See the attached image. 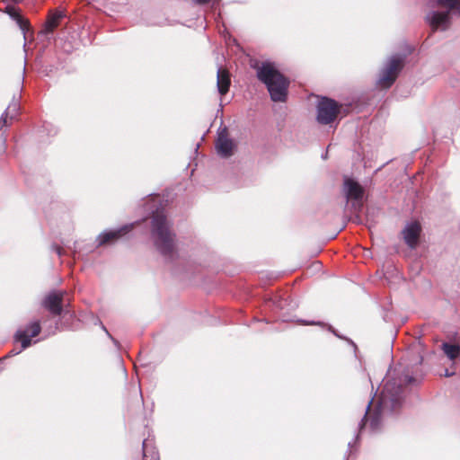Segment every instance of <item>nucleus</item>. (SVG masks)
<instances>
[{"label": "nucleus", "mask_w": 460, "mask_h": 460, "mask_svg": "<svg viewBox=\"0 0 460 460\" xmlns=\"http://www.w3.org/2000/svg\"><path fill=\"white\" fill-rule=\"evenodd\" d=\"M258 78L262 81L268 88L273 102H285L288 94V82L279 72L273 63L265 62L258 68Z\"/></svg>", "instance_id": "obj_1"}, {"label": "nucleus", "mask_w": 460, "mask_h": 460, "mask_svg": "<svg viewBox=\"0 0 460 460\" xmlns=\"http://www.w3.org/2000/svg\"><path fill=\"white\" fill-rule=\"evenodd\" d=\"M152 237L156 248L164 254L172 251L173 236L170 232L166 218L157 214L153 219Z\"/></svg>", "instance_id": "obj_2"}, {"label": "nucleus", "mask_w": 460, "mask_h": 460, "mask_svg": "<svg viewBox=\"0 0 460 460\" xmlns=\"http://www.w3.org/2000/svg\"><path fill=\"white\" fill-rule=\"evenodd\" d=\"M403 59L401 57H392L380 74L378 84L381 87L388 88L395 81L399 72L402 68Z\"/></svg>", "instance_id": "obj_3"}, {"label": "nucleus", "mask_w": 460, "mask_h": 460, "mask_svg": "<svg viewBox=\"0 0 460 460\" xmlns=\"http://www.w3.org/2000/svg\"><path fill=\"white\" fill-rule=\"evenodd\" d=\"M339 112L338 104L328 98H323L317 105V120L322 124L331 123Z\"/></svg>", "instance_id": "obj_4"}, {"label": "nucleus", "mask_w": 460, "mask_h": 460, "mask_svg": "<svg viewBox=\"0 0 460 460\" xmlns=\"http://www.w3.org/2000/svg\"><path fill=\"white\" fill-rule=\"evenodd\" d=\"M343 190L348 201H352L353 206H359L363 197V189L357 181L350 178H345Z\"/></svg>", "instance_id": "obj_5"}, {"label": "nucleus", "mask_w": 460, "mask_h": 460, "mask_svg": "<svg viewBox=\"0 0 460 460\" xmlns=\"http://www.w3.org/2000/svg\"><path fill=\"white\" fill-rule=\"evenodd\" d=\"M427 20L433 30H446L450 23L449 11H432L427 15Z\"/></svg>", "instance_id": "obj_6"}, {"label": "nucleus", "mask_w": 460, "mask_h": 460, "mask_svg": "<svg viewBox=\"0 0 460 460\" xmlns=\"http://www.w3.org/2000/svg\"><path fill=\"white\" fill-rule=\"evenodd\" d=\"M420 231V225L417 221H411L405 226L402 235L408 246L413 248L417 245Z\"/></svg>", "instance_id": "obj_7"}, {"label": "nucleus", "mask_w": 460, "mask_h": 460, "mask_svg": "<svg viewBox=\"0 0 460 460\" xmlns=\"http://www.w3.org/2000/svg\"><path fill=\"white\" fill-rule=\"evenodd\" d=\"M40 332L39 323H33L29 331H19L16 333V340L22 343V349H25L31 344V338L37 336Z\"/></svg>", "instance_id": "obj_8"}, {"label": "nucleus", "mask_w": 460, "mask_h": 460, "mask_svg": "<svg viewBox=\"0 0 460 460\" xmlns=\"http://www.w3.org/2000/svg\"><path fill=\"white\" fill-rule=\"evenodd\" d=\"M217 154L223 157H228L234 154L235 146L226 136L220 134L216 143Z\"/></svg>", "instance_id": "obj_9"}, {"label": "nucleus", "mask_w": 460, "mask_h": 460, "mask_svg": "<svg viewBox=\"0 0 460 460\" xmlns=\"http://www.w3.org/2000/svg\"><path fill=\"white\" fill-rule=\"evenodd\" d=\"M62 296L63 294L60 292L50 293L44 301V306L52 314H59L62 311Z\"/></svg>", "instance_id": "obj_10"}, {"label": "nucleus", "mask_w": 460, "mask_h": 460, "mask_svg": "<svg viewBox=\"0 0 460 460\" xmlns=\"http://www.w3.org/2000/svg\"><path fill=\"white\" fill-rule=\"evenodd\" d=\"M130 226H127L118 230L103 232L99 235L98 243L100 245H102L113 242L117 240L119 237H120L122 234H124L126 232H128Z\"/></svg>", "instance_id": "obj_11"}, {"label": "nucleus", "mask_w": 460, "mask_h": 460, "mask_svg": "<svg viewBox=\"0 0 460 460\" xmlns=\"http://www.w3.org/2000/svg\"><path fill=\"white\" fill-rule=\"evenodd\" d=\"M396 401L395 395L391 393L388 385H385L380 397V409L382 411L386 410L392 411L394 403Z\"/></svg>", "instance_id": "obj_12"}, {"label": "nucleus", "mask_w": 460, "mask_h": 460, "mask_svg": "<svg viewBox=\"0 0 460 460\" xmlns=\"http://www.w3.org/2000/svg\"><path fill=\"white\" fill-rule=\"evenodd\" d=\"M230 86V76L229 73L224 69L219 68L217 70V89L220 94H226Z\"/></svg>", "instance_id": "obj_13"}, {"label": "nucleus", "mask_w": 460, "mask_h": 460, "mask_svg": "<svg viewBox=\"0 0 460 460\" xmlns=\"http://www.w3.org/2000/svg\"><path fill=\"white\" fill-rule=\"evenodd\" d=\"M6 13L16 21L20 29L23 31L24 40H26V32L30 30L29 22L23 19L14 7H7Z\"/></svg>", "instance_id": "obj_14"}, {"label": "nucleus", "mask_w": 460, "mask_h": 460, "mask_svg": "<svg viewBox=\"0 0 460 460\" xmlns=\"http://www.w3.org/2000/svg\"><path fill=\"white\" fill-rule=\"evenodd\" d=\"M441 349L451 361H455L460 356V346L457 344L445 342Z\"/></svg>", "instance_id": "obj_15"}, {"label": "nucleus", "mask_w": 460, "mask_h": 460, "mask_svg": "<svg viewBox=\"0 0 460 460\" xmlns=\"http://www.w3.org/2000/svg\"><path fill=\"white\" fill-rule=\"evenodd\" d=\"M61 17H62V14L60 13H56L51 14L49 17L48 22L46 23L47 30L49 31H53L58 25V22H59V20L61 19Z\"/></svg>", "instance_id": "obj_16"}, {"label": "nucleus", "mask_w": 460, "mask_h": 460, "mask_svg": "<svg viewBox=\"0 0 460 460\" xmlns=\"http://www.w3.org/2000/svg\"><path fill=\"white\" fill-rule=\"evenodd\" d=\"M438 3L460 13V0H438Z\"/></svg>", "instance_id": "obj_17"}, {"label": "nucleus", "mask_w": 460, "mask_h": 460, "mask_svg": "<svg viewBox=\"0 0 460 460\" xmlns=\"http://www.w3.org/2000/svg\"><path fill=\"white\" fill-rule=\"evenodd\" d=\"M17 109H18V107H17L16 103H13V104L9 105V107L7 108V111L0 118V129L4 126L7 125V118H8L9 111H12L14 114V113H16Z\"/></svg>", "instance_id": "obj_18"}, {"label": "nucleus", "mask_w": 460, "mask_h": 460, "mask_svg": "<svg viewBox=\"0 0 460 460\" xmlns=\"http://www.w3.org/2000/svg\"><path fill=\"white\" fill-rule=\"evenodd\" d=\"M195 1L199 4H205V3L208 2L209 0H195Z\"/></svg>", "instance_id": "obj_19"}, {"label": "nucleus", "mask_w": 460, "mask_h": 460, "mask_svg": "<svg viewBox=\"0 0 460 460\" xmlns=\"http://www.w3.org/2000/svg\"><path fill=\"white\" fill-rule=\"evenodd\" d=\"M452 375H453V373H449L447 370H446V372H445L446 376H450Z\"/></svg>", "instance_id": "obj_20"}, {"label": "nucleus", "mask_w": 460, "mask_h": 460, "mask_svg": "<svg viewBox=\"0 0 460 460\" xmlns=\"http://www.w3.org/2000/svg\"><path fill=\"white\" fill-rule=\"evenodd\" d=\"M57 252L58 255H61V248L58 247L57 248Z\"/></svg>", "instance_id": "obj_21"}, {"label": "nucleus", "mask_w": 460, "mask_h": 460, "mask_svg": "<svg viewBox=\"0 0 460 460\" xmlns=\"http://www.w3.org/2000/svg\"><path fill=\"white\" fill-rule=\"evenodd\" d=\"M305 324H317V323H314V322H311V323H306Z\"/></svg>", "instance_id": "obj_22"}, {"label": "nucleus", "mask_w": 460, "mask_h": 460, "mask_svg": "<svg viewBox=\"0 0 460 460\" xmlns=\"http://www.w3.org/2000/svg\"><path fill=\"white\" fill-rule=\"evenodd\" d=\"M19 352H22V349H19V351H16L15 354H19Z\"/></svg>", "instance_id": "obj_23"}, {"label": "nucleus", "mask_w": 460, "mask_h": 460, "mask_svg": "<svg viewBox=\"0 0 460 460\" xmlns=\"http://www.w3.org/2000/svg\"><path fill=\"white\" fill-rule=\"evenodd\" d=\"M19 352H22V349H19V351H16L15 354H19Z\"/></svg>", "instance_id": "obj_24"}, {"label": "nucleus", "mask_w": 460, "mask_h": 460, "mask_svg": "<svg viewBox=\"0 0 460 460\" xmlns=\"http://www.w3.org/2000/svg\"><path fill=\"white\" fill-rule=\"evenodd\" d=\"M371 402L367 405V410L370 408Z\"/></svg>", "instance_id": "obj_25"}]
</instances>
